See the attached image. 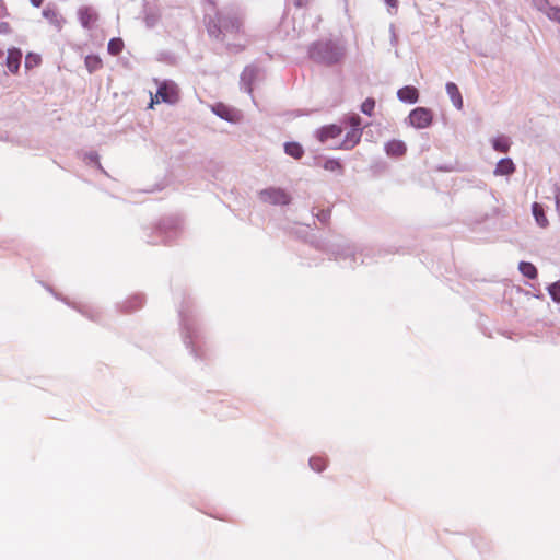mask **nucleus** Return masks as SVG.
<instances>
[{
    "mask_svg": "<svg viewBox=\"0 0 560 560\" xmlns=\"http://www.w3.org/2000/svg\"><path fill=\"white\" fill-rule=\"evenodd\" d=\"M548 292L553 301L560 302V282H555L548 288Z\"/></svg>",
    "mask_w": 560,
    "mask_h": 560,
    "instance_id": "393cba45",
    "label": "nucleus"
},
{
    "mask_svg": "<svg viewBox=\"0 0 560 560\" xmlns=\"http://www.w3.org/2000/svg\"><path fill=\"white\" fill-rule=\"evenodd\" d=\"M492 145L499 152H508L510 149V142L506 137H498L493 139Z\"/></svg>",
    "mask_w": 560,
    "mask_h": 560,
    "instance_id": "412c9836",
    "label": "nucleus"
},
{
    "mask_svg": "<svg viewBox=\"0 0 560 560\" xmlns=\"http://www.w3.org/2000/svg\"><path fill=\"white\" fill-rule=\"evenodd\" d=\"M533 1H534V3H535L537 7H540V5L545 2V0H533Z\"/></svg>",
    "mask_w": 560,
    "mask_h": 560,
    "instance_id": "473e14b6",
    "label": "nucleus"
},
{
    "mask_svg": "<svg viewBox=\"0 0 560 560\" xmlns=\"http://www.w3.org/2000/svg\"><path fill=\"white\" fill-rule=\"evenodd\" d=\"M43 16L54 26L56 31H61L66 20L63 16L54 8L47 7L43 10Z\"/></svg>",
    "mask_w": 560,
    "mask_h": 560,
    "instance_id": "39448f33",
    "label": "nucleus"
},
{
    "mask_svg": "<svg viewBox=\"0 0 560 560\" xmlns=\"http://www.w3.org/2000/svg\"><path fill=\"white\" fill-rule=\"evenodd\" d=\"M9 15L8 8L4 1L0 0V18H5Z\"/></svg>",
    "mask_w": 560,
    "mask_h": 560,
    "instance_id": "c756f323",
    "label": "nucleus"
},
{
    "mask_svg": "<svg viewBox=\"0 0 560 560\" xmlns=\"http://www.w3.org/2000/svg\"><path fill=\"white\" fill-rule=\"evenodd\" d=\"M556 203H557L558 210L560 211V192L556 197Z\"/></svg>",
    "mask_w": 560,
    "mask_h": 560,
    "instance_id": "2f4dec72",
    "label": "nucleus"
},
{
    "mask_svg": "<svg viewBox=\"0 0 560 560\" xmlns=\"http://www.w3.org/2000/svg\"><path fill=\"white\" fill-rule=\"evenodd\" d=\"M385 151L389 156L400 158L407 152V147L401 140H390L385 144Z\"/></svg>",
    "mask_w": 560,
    "mask_h": 560,
    "instance_id": "0eeeda50",
    "label": "nucleus"
},
{
    "mask_svg": "<svg viewBox=\"0 0 560 560\" xmlns=\"http://www.w3.org/2000/svg\"><path fill=\"white\" fill-rule=\"evenodd\" d=\"M11 31H12L11 25L8 22L0 23V33L1 34H9V33H11Z\"/></svg>",
    "mask_w": 560,
    "mask_h": 560,
    "instance_id": "cd10ccee",
    "label": "nucleus"
},
{
    "mask_svg": "<svg viewBox=\"0 0 560 560\" xmlns=\"http://www.w3.org/2000/svg\"><path fill=\"white\" fill-rule=\"evenodd\" d=\"M38 61H39V58L37 56L28 55L26 57L25 65H26V67H31L32 62L38 63Z\"/></svg>",
    "mask_w": 560,
    "mask_h": 560,
    "instance_id": "c85d7f7f",
    "label": "nucleus"
},
{
    "mask_svg": "<svg viewBox=\"0 0 560 560\" xmlns=\"http://www.w3.org/2000/svg\"><path fill=\"white\" fill-rule=\"evenodd\" d=\"M342 129L338 125L324 126L317 131V138L320 142H325L328 139L337 138L341 135Z\"/></svg>",
    "mask_w": 560,
    "mask_h": 560,
    "instance_id": "6e6552de",
    "label": "nucleus"
},
{
    "mask_svg": "<svg viewBox=\"0 0 560 560\" xmlns=\"http://www.w3.org/2000/svg\"><path fill=\"white\" fill-rule=\"evenodd\" d=\"M124 46L125 45L121 38H112L108 42L107 49L110 55L117 56L122 51Z\"/></svg>",
    "mask_w": 560,
    "mask_h": 560,
    "instance_id": "a211bd4d",
    "label": "nucleus"
},
{
    "mask_svg": "<svg viewBox=\"0 0 560 560\" xmlns=\"http://www.w3.org/2000/svg\"><path fill=\"white\" fill-rule=\"evenodd\" d=\"M284 151L288 155L294 159H301L304 154L302 145L298 142H287L284 144Z\"/></svg>",
    "mask_w": 560,
    "mask_h": 560,
    "instance_id": "2eb2a0df",
    "label": "nucleus"
},
{
    "mask_svg": "<svg viewBox=\"0 0 560 560\" xmlns=\"http://www.w3.org/2000/svg\"><path fill=\"white\" fill-rule=\"evenodd\" d=\"M361 139V129H352L346 135V138L341 144L342 149L350 150L359 143Z\"/></svg>",
    "mask_w": 560,
    "mask_h": 560,
    "instance_id": "ddd939ff",
    "label": "nucleus"
},
{
    "mask_svg": "<svg viewBox=\"0 0 560 560\" xmlns=\"http://www.w3.org/2000/svg\"><path fill=\"white\" fill-rule=\"evenodd\" d=\"M385 2L389 5H395L396 0H385Z\"/></svg>",
    "mask_w": 560,
    "mask_h": 560,
    "instance_id": "72a5a7b5",
    "label": "nucleus"
},
{
    "mask_svg": "<svg viewBox=\"0 0 560 560\" xmlns=\"http://www.w3.org/2000/svg\"><path fill=\"white\" fill-rule=\"evenodd\" d=\"M177 100H178L177 86L174 83L163 82L160 85L155 96L151 97L150 107H153L154 103L159 104L161 102L174 104L177 102Z\"/></svg>",
    "mask_w": 560,
    "mask_h": 560,
    "instance_id": "7ed1b4c3",
    "label": "nucleus"
},
{
    "mask_svg": "<svg viewBox=\"0 0 560 560\" xmlns=\"http://www.w3.org/2000/svg\"><path fill=\"white\" fill-rule=\"evenodd\" d=\"M345 56V47L330 39L316 42L310 48V57L326 66L339 63Z\"/></svg>",
    "mask_w": 560,
    "mask_h": 560,
    "instance_id": "f257e3e1",
    "label": "nucleus"
},
{
    "mask_svg": "<svg viewBox=\"0 0 560 560\" xmlns=\"http://www.w3.org/2000/svg\"><path fill=\"white\" fill-rule=\"evenodd\" d=\"M518 269L528 279H535L538 275L536 267L532 262L522 261L518 265Z\"/></svg>",
    "mask_w": 560,
    "mask_h": 560,
    "instance_id": "dca6fc26",
    "label": "nucleus"
},
{
    "mask_svg": "<svg viewBox=\"0 0 560 560\" xmlns=\"http://www.w3.org/2000/svg\"><path fill=\"white\" fill-rule=\"evenodd\" d=\"M258 196L262 202L273 206H287L292 199L290 194L280 187H268L260 190Z\"/></svg>",
    "mask_w": 560,
    "mask_h": 560,
    "instance_id": "f03ea898",
    "label": "nucleus"
},
{
    "mask_svg": "<svg viewBox=\"0 0 560 560\" xmlns=\"http://www.w3.org/2000/svg\"><path fill=\"white\" fill-rule=\"evenodd\" d=\"M397 96L401 102L416 103L419 98V92L415 86H404L398 90Z\"/></svg>",
    "mask_w": 560,
    "mask_h": 560,
    "instance_id": "9d476101",
    "label": "nucleus"
},
{
    "mask_svg": "<svg viewBox=\"0 0 560 560\" xmlns=\"http://www.w3.org/2000/svg\"><path fill=\"white\" fill-rule=\"evenodd\" d=\"M85 66L90 72L102 68V59L97 55H89L85 57Z\"/></svg>",
    "mask_w": 560,
    "mask_h": 560,
    "instance_id": "f3484780",
    "label": "nucleus"
},
{
    "mask_svg": "<svg viewBox=\"0 0 560 560\" xmlns=\"http://www.w3.org/2000/svg\"><path fill=\"white\" fill-rule=\"evenodd\" d=\"M515 166L511 159H501L494 170V175H510L514 173Z\"/></svg>",
    "mask_w": 560,
    "mask_h": 560,
    "instance_id": "f8f14e48",
    "label": "nucleus"
},
{
    "mask_svg": "<svg viewBox=\"0 0 560 560\" xmlns=\"http://www.w3.org/2000/svg\"><path fill=\"white\" fill-rule=\"evenodd\" d=\"M324 168L329 172L342 173V165L337 160H327L324 163Z\"/></svg>",
    "mask_w": 560,
    "mask_h": 560,
    "instance_id": "5701e85b",
    "label": "nucleus"
},
{
    "mask_svg": "<svg viewBox=\"0 0 560 560\" xmlns=\"http://www.w3.org/2000/svg\"><path fill=\"white\" fill-rule=\"evenodd\" d=\"M44 1H45V0H31V3H32L34 7L39 8V7L43 4V2H44Z\"/></svg>",
    "mask_w": 560,
    "mask_h": 560,
    "instance_id": "7c9ffc66",
    "label": "nucleus"
},
{
    "mask_svg": "<svg viewBox=\"0 0 560 560\" xmlns=\"http://www.w3.org/2000/svg\"><path fill=\"white\" fill-rule=\"evenodd\" d=\"M79 19L83 27L91 28L97 22L98 15L92 8L84 7L79 10Z\"/></svg>",
    "mask_w": 560,
    "mask_h": 560,
    "instance_id": "423d86ee",
    "label": "nucleus"
},
{
    "mask_svg": "<svg viewBox=\"0 0 560 560\" xmlns=\"http://www.w3.org/2000/svg\"><path fill=\"white\" fill-rule=\"evenodd\" d=\"M348 121L353 129H360L361 118L359 115H352L351 117H349Z\"/></svg>",
    "mask_w": 560,
    "mask_h": 560,
    "instance_id": "bb28decb",
    "label": "nucleus"
},
{
    "mask_svg": "<svg viewBox=\"0 0 560 560\" xmlns=\"http://www.w3.org/2000/svg\"><path fill=\"white\" fill-rule=\"evenodd\" d=\"M547 15L549 19L560 23V8H550Z\"/></svg>",
    "mask_w": 560,
    "mask_h": 560,
    "instance_id": "a878e982",
    "label": "nucleus"
},
{
    "mask_svg": "<svg viewBox=\"0 0 560 560\" xmlns=\"http://www.w3.org/2000/svg\"><path fill=\"white\" fill-rule=\"evenodd\" d=\"M375 108V101L372 97H368L361 105V112L365 115L372 116Z\"/></svg>",
    "mask_w": 560,
    "mask_h": 560,
    "instance_id": "4be33fe9",
    "label": "nucleus"
},
{
    "mask_svg": "<svg viewBox=\"0 0 560 560\" xmlns=\"http://www.w3.org/2000/svg\"><path fill=\"white\" fill-rule=\"evenodd\" d=\"M532 210H533V215L535 217L537 224L541 228H547L549 222H548L547 217L545 215L542 206L538 202H534Z\"/></svg>",
    "mask_w": 560,
    "mask_h": 560,
    "instance_id": "4468645a",
    "label": "nucleus"
},
{
    "mask_svg": "<svg viewBox=\"0 0 560 560\" xmlns=\"http://www.w3.org/2000/svg\"><path fill=\"white\" fill-rule=\"evenodd\" d=\"M408 118L412 127L422 129L429 127L432 124L433 114L429 108L417 107L410 112Z\"/></svg>",
    "mask_w": 560,
    "mask_h": 560,
    "instance_id": "20e7f679",
    "label": "nucleus"
},
{
    "mask_svg": "<svg viewBox=\"0 0 560 560\" xmlns=\"http://www.w3.org/2000/svg\"><path fill=\"white\" fill-rule=\"evenodd\" d=\"M214 112L222 118L232 120L233 119V113L231 109L225 107L224 105L220 104L214 108Z\"/></svg>",
    "mask_w": 560,
    "mask_h": 560,
    "instance_id": "b1692460",
    "label": "nucleus"
},
{
    "mask_svg": "<svg viewBox=\"0 0 560 560\" xmlns=\"http://www.w3.org/2000/svg\"><path fill=\"white\" fill-rule=\"evenodd\" d=\"M446 92H447L451 101L453 102L454 106L457 109H462L463 108V97H462L458 86L453 82H448L446 84Z\"/></svg>",
    "mask_w": 560,
    "mask_h": 560,
    "instance_id": "9b49d317",
    "label": "nucleus"
},
{
    "mask_svg": "<svg viewBox=\"0 0 560 560\" xmlns=\"http://www.w3.org/2000/svg\"><path fill=\"white\" fill-rule=\"evenodd\" d=\"M310 466L313 470L320 472L327 466V460L320 456H314L310 459Z\"/></svg>",
    "mask_w": 560,
    "mask_h": 560,
    "instance_id": "aec40b11",
    "label": "nucleus"
},
{
    "mask_svg": "<svg viewBox=\"0 0 560 560\" xmlns=\"http://www.w3.org/2000/svg\"><path fill=\"white\" fill-rule=\"evenodd\" d=\"M21 58L22 52L20 49L12 48L8 50L7 67L11 73L15 74L19 72Z\"/></svg>",
    "mask_w": 560,
    "mask_h": 560,
    "instance_id": "1a4fd4ad",
    "label": "nucleus"
},
{
    "mask_svg": "<svg viewBox=\"0 0 560 560\" xmlns=\"http://www.w3.org/2000/svg\"><path fill=\"white\" fill-rule=\"evenodd\" d=\"M218 22H219V25L215 23L208 25V32L211 36L219 37L220 34L222 33L221 27H226V23H228L226 19L219 18Z\"/></svg>",
    "mask_w": 560,
    "mask_h": 560,
    "instance_id": "6ab92c4d",
    "label": "nucleus"
}]
</instances>
